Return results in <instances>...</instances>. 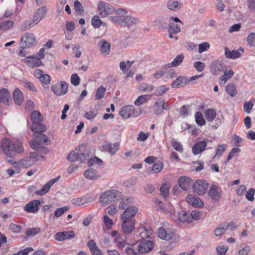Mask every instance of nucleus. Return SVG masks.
Returning <instances> with one entry per match:
<instances>
[{
	"label": "nucleus",
	"instance_id": "obj_1",
	"mask_svg": "<svg viewBox=\"0 0 255 255\" xmlns=\"http://www.w3.org/2000/svg\"><path fill=\"white\" fill-rule=\"evenodd\" d=\"M0 149L5 155L9 157L12 156L14 153H20L24 151L21 142L17 141L14 143L8 138H4L1 140Z\"/></svg>",
	"mask_w": 255,
	"mask_h": 255
},
{
	"label": "nucleus",
	"instance_id": "obj_2",
	"mask_svg": "<svg viewBox=\"0 0 255 255\" xmlns=\"http://www.w3.org/2000/svg\"><path fill=\"white\" fill-rule=\"evenodd\" d=\"M90 151L86 146L83 144H81L78 148L72 151L68 156V160L70 162L79 161L84 163L89 161L90 158Z\"/></svg>",
	"mask_w": 255,
	"mask_h": 255
},
{
	"label": "nucleus",
	"instance_id": "obj_3",
	"mask_svg": "<svg viewBox=\"0 0 255 255\" xmlns=\"http://www.w3.org/2000/svg\"><path fill=\"white\" fill-rule=\"evenodd\" d=\"M123 197V194L118 190L112 189L103 193L100 197L99 201L103 205L109 204L117 200H120Z\"/></svg>",
	"mask_w": 255,
	"mask_h": 255
},
{
	"label": "nucleus",
	"instance_id": "obj_4",
	"mask_svg": "<svg viewBox=\"0 0 255 255\" xmlns=\"http://www.w3.org/2000/svg\"><path fill=\"white\" fill-rule=\"evenodd\" d=\"M141 113L140 109H134L131 105H127L123 107L119 112L120 115L124 119H127L130 117H136L139 116Z\"/></svg>",
	"mask_w": 255,
	"mask_h": 255
},
{
	"label": "nucleus",
	"instance_id": "obj_5",
	"mask_svg": "<svg viewBox=\"0 0 255 255\" xmlns=\"http://www.w3.org/2000/svg\"><path fill=\"white\" fill-rule=\"evenodd\" d=\"M158 237L166 241H172V243H177L179 241V237L178 234H175L171 231H166L164 228L160 227L157 231Z\"/></svg>",
	"mask_w": 255,
	"mask_h": 255
},
{
	"label": "nucleus",
	"instance_id": "obj_6",
	"mask_svg": "<svg viewBox=\"0 0 255 255\" xmlns=\"http://www.w3.org/2000/svg\"><path fill=\"white\" fill-rule=\"evenodd\" d=\"M36 39L33 33L26 32L21 37L20 47L21 49L30 47L34 45Z\"/></svg>",
	"mask_w": 255,
	"mask_h": 255
},
{
	"label": "nucleus",
	"instance_id": "obj_7",
	"mask_svg": "<svg viewBox=\"0 0 255 255\" xmlns=\"http://www.w3.org/2000/svg\"><path fill=\"white\" fill-rule=\"evenodd\" d=\"M192 186L194 193L203 195L206 192L209 184L205 180H198L194 183Z\"/></svg>",
	"mask_w": 255,
	"mask_h": 255
},
{
	"label": "nucleus",
	"instance_id": "obj_8",
	"mask_svg": "<svg viewBox=\"0 0 255 255\" xmlns=\"http://www.w3.org/2000/svg\"><path fill=\"white\" fill-rule=\"evenodd\" d=\"M202 75H197L191 77L189 79H186L184 77H178L172 83L171 87L172 88H179L184 86L185 85L188 84L190 81H193L200 77Z\"/></svg>",
	"mask_w": 255,
	"mask_h": 255
},
{
	"label": "nucleus",
	"instance_id": "obj_9",
	"mask_svg": "<svg viewBox=\"0 0 255 255\" xmlns=\"http://www.w3.org/2000/svg\"><path fill=\"white\" fill-rule=\"evenodd\" d=\"M115 14L116 15L109 17L110 20L115 23L122 25L127 12L124 9L119 8L115 11Z\"/></svg>",
	"mask_w": 255,
	"mask_h": 255
},
{
	"label": "nucleus",
	"instance_id": "obj_10",
	"mask_svg": "<svg viewBox=\"0 0 255 255\" xmlns=\"http://www.w3.org/2000/svg\"><path fill=\"white\" fill-rule=\"evenodd\" d=\"M51 90L57 96L64 95L67 92L68 85L65 82H61L60 84L53 85Z\"/></svg>",
	"mask_w": 255,
	"mask_h": 255
},
{
	"label": "nucleus",
	"instance_id": "obj_11",
	"mask_svg": "<svg viewBox=\"0 0 255 255\" xmlns=\"http://www.w3.org/2000/svg\"><path fill=\"white\" fill-rule=\"evenodd\" d=\"M122 229L124 234H130L134 228L135 222L134 220H126L122 219Z\"/></svg>",
	"mask_w": 255,
	"mask_h": 255
},
{
	"label": "nucleus",
	"instance_id": "obj_12",
	"mask_svg": "<svg viewBox=\"0 0 255 255\" xmlns=\"http://www.w3.org/2000/svg\"><path fill=\"white\" fill-rule=\"evenodd\" d=\"M98 8L100 14L102 17H106L113 11L112 6L109 3L103 1L98 3Z\"/></svg>",
	"mask_w": 255,
	"mask_h": 255
},
{
	"label": "nucleus",
	"instance_id": "obj_13",
	"mask_svg": "<svg viewBox=\"0 0 255 255\" xmlns=\"http://www.w3.org/2000/svg\"><path fill=\"white\" fill-rule=\"evenodd\" d=\"M154 244L152 241L144 240L138 246L139 253L143 254L151 251L153 248Z\"/></svg>",
	"mask_w": 255,
	"mask_h": 255
},
{
	"label": "nucleus",
	"instance_id": "obj_14",
	"mask_svg": "<svg viewBox=\"0 0 255 255\" xmlns=\"http://www.w3.org/2000/svg\"><path fill=\"white\" fill-rule=\"evenodd\" d=\"M75 235L73 231L58 232L55 234L54 238L58 241H63L65 240L73 239Z\"/></svg>",
	"mask_w": 255,
	"mask_h": 255
},
{
	"label": "nucleus",
	"instance_id": "obj_15",
	"mask_svg": "<svg viewBox=\"0 0 255 255\" xmlns=\"http://www.w3.org/2000/svg\"><path fill=\"white\" fill-rule=\"evenodd\" d=\"M138 212L137 208L133 206H130L127 208L121 215V219L126 220H133L132 218L135 216Z\"/></svg>",
	"mask_w": 255,
	"mask_h": 255
},
{
	"label": "nucleus",
	"instance_id": "obj_16",
	"mask_svg": "<svg viewBox=\"0 0 255 255\" xmlns=\"http://www.w3.org/2000/svg\"><path fill=\"white\" fill-rule=\"evenodd\" d=\"M209 140H202L197 142L192 147V152L194 155H197L203 152L207 146ZM210 142H211L210 141Z\"/></svg>",
	"mask_w": 255,
	"mask_h": 255
},
{
	"label": "nucleus",
	"instance_id": "obj_17",
	"mask_svg": "<svg viewBox=\"0 0 255 255\" xmlns=\"http://www.w3.org/2000/svg\"><path fill=\"white\" fill-rule=\"evenodd\" d=\"M179 187L183 190H187L193 185V180L189 177H180L178 181Z\"/></svg>",
	"mask_w": 255,
	"mask_h": 255
},
{
	"label": "nucleus",
	"instance_id": "obj_18",
	"mask_svg": "<svg viewBox=\"0 0 255 255\" xmlns=\"http://www.w3.org/2000/svg\"><path fill=\"white\" fill-rule=\"evenodd\" d=\"M208 194L213 200L215 201H219L221 197V192L219 188L215 185L211 186Z\"/></svg>",
	"mask_w": 255,
	"mask_h": 255
},
{
	"label": "nucleus",
	"instance_id": "obj_19",
	"mask_svg": "<svg viewBox=\"0 0 255 255\" xmlns=\"http://www.w3.org/2000/svg\"><path fill=\"white\" fill-rule=\"evenodd\" d=\"M40 205V202L38 200H34L26 204L24 207L25 211L29 213H36L39 209V206Z\"/></svg>",
	"mask_w": 255,
	"mask_h": 255
},
{
	"label": "nucleus",
	"instance_id": "obj_20",
	"mask_svg": "<svg viewBox=\"0 0 255 255\" xmlns=\"http://www.w3.org/2000/svg\"><path fill=\"white\" fill-rule=\"evenodd\" d=\"M120 144L117 142L112 144L109 141H105L103 143V148L105 151L109 152L112 155L116 154L117 151L119 150Z\"/></svg>",
	"mask_w": 255,
	"mask_h": 255
},
{
	"label": "nucleus",
	"instance_id": "obj_21",
	"mask_svg": "<svg viewBox=\"0 0 255 255\" xmlns=\"http://www.w3.org/2000/svg\"><path fill=\"white\" fill-rule=\"evenodd\" d=\"M210 68L212 74L218 75L223 70V63L219 60H215L211 63Z\"/></svg>",
	"mask_w": 255,
	"mask_h": 255
},
{
	"label": "nucleus",
	"instance_id": "obj_22",
	"mask_svg": "<svg viewBox=\"0 0 255 255\" xmlns=\"http://www.w3.org/2000/svg\"><path fill=\"white\" fill-rule=\"evenodd\" d=\"M186 201L188 203L195 207L199 208L203 206V203L201 199L192 194H188L187 196Z\"/></svg>",
	"mask_w": 255,
	"mask_h": 255
},
{
	"label": "nucleus",
	"instance_id": "obj_23",
	"mask_svg": "<svg viewBox=\"0 0 255 255\" xmlns=\"http://www.w3.org/2000/svg\"><path fill=\"white\" fill-rule=\"evenodd\" d=\"M59 178L60 177L58 176L49 180L40 190L36 192L40 196L45 195L49 191L51 187L59 180Z\"/></svg>",
	"mask_w": 255,
	"mask_h": 255
},
{
	"label": "nucleus",
	"instance_id": "obj_24",
	"mask_svg": "<svg viewBox=\"0 0 255 255\" xmlns=\"http://www.w3.org/2000/svg\"><path fill=\"white\" fill-rule=\"evenodd\" d=\"M98 45L100 48V52L103 55H107L109 54L111 44L108 41L102 39L98 42Z\"/></svg>",
	"mask_w": 255,
	"mask_h": 255
},
{
	"label": "nucleus",
	"instance_id": "obj_25",
	"mask_svg": "<svg viewBox=\"0 0 255 255\" xmlns=\"http://www.w3.org/2000/svg\"><path fill=\"white\" fill-rule=\"evenodd\" d=\"M11 100V94L5 88L0 90V101L6 106L9 105V101Z\"/></svg>",
	"mask_w": 255,
	"mask_h": 255
},
{
	"label": "nucleus",
	"instance_id": "obj_26",
	"mask_svg": "<svg viewBox=\"0 0 255 255\" xmlns=\"http://www.w3.org/2000/svg\"><path fill=\"white\" fill-rule=\"evenodd\" d=\"M84 175L85 178L91 180H96L101 177L100 174L96 169L89 168L84 172Z\"/></svg>",
	"mask_w": 255,
	"mask_h": 255
},
{
	"label": "nucleus",
	"instance_id": "obj_27",
	"mask_svg": "<svg viewBox=\"0 0 255 255\" xmlns=\"http://www.w3.org/2000/svg\"><path fill=\"white\" fill-rule=\"evenodd\" d=\"M168 109V107L165 105L164 101L163 100H159L157 101L153 108V111L155 115H160L161 114L163 110Z\"/></svg>",
	"mask_w": 255,
	"mask_h": 255
},
{
	"label": "nucleus",
	"instance_id": "obj_28",
	"mask_svg": "<svg viewBox=\"0 0 255 255\" xmlns=\"http://www.w3.org/2000/svg\"><path fill=\"white\" fill-rule=\"evenodd\" d=\"M240 50L243 52V50L242 49L230 51L229 50V48L227 47H225V56L226 58L230 59H236L239 58L241 56V54L240 52Z\"/></svg>",
	"mask_w": 255,
	"mask_h": 255
},
{
	"label": "nucleus",
	"instance_id": "obj_29",
	"mask_svg": "<svg viewBox=\"0 0 255 255\" xmlns=\"http://www.w3.org/2000/svg\"><path fill=\"white\" fill-rule=\"evenodd\" d=\"M37 160V154L35 152H31L30 154L29 158L22 160L21 163L24 167H28L33 164Z\"/></svg>",
	"mask_w": 255,
	"mask_h": 255
},
{
	"label": "nucleus",
	"instance_id": "obj_30",
	"mask_svg": "<svg viewBox=\"0 0 255 255\" xmlns=\"http://www.w3.org/2000/svg\"><path fill=\"white\" fill-rule=\"evenodd\" d=\"M13 98L15 104L19 106L23 102V96L21 91L16 88L13 93Z\"/></svg>",
	"mask_w": 255,
	"mask_h": 255
},
{
	"label": "nucleus",
	"instance_id": "obj_31",
	"mask_svg": "<svg viewBox=\"0 0 255 255\" xmlns=\"http://www.w3.org/2000/svg\"><path fill=\"white\" fill-rule=\"evenodd\" d=\"M47 8L46 6H42L39 8L36 13L34 14L33 18L39 22L42 18H43L46 13Z\"/></svg>",
	"mask_w": 255,
	"mask_h": 255
},
{
	"label": "nucleus",
	"instance_id": "obj_32",
	"mask_svg": "<svg viewBox=\"0 0 255 255\" xmlns=\"http://www.w3.org/2000/svg\"><path fill=\"white\" fill-rule=\"evenodd\" d=\"M138 22V19L131 16H125L122 24V26H130L135 25Z\"/></svg>",
	"mask_w": 255,
	"mask_h": 255
},
{
	"label": "nucleus",
	"instance_id": "obj_33",
	"mask_svg": "<svg viewBox=\"0 0 255 255\" xmlns=\"http://www.w3.org/2000/svg\"><path fill=\"white\" fill-rule=\"evenodd\" d=\"M124 196L122 199H121V201L119 204V208L121 209H125L129 207L130 206V204L133 202V198L132 197L127 198L125 199L123 198Z\"/></svg>",
	"mask_w": 255,
	"mask_h": 255
},
{
	"label": "nucleus",
	"instance_id": "obj_34",
	"mask_svg": "<svg viewBox=\"0 0 255 255\" xmlns=\"http://www.w3.org/2000/svg\"><path fill=\"white\" fill-rule=\"evenodd\" d=\"M31 119L33 125H36L41 123L42 116L38 111H33L31 114Z\"/></svg>",
	"mask_w": 255,
	"mask_h": 255
},
{
	"label": "nucleus",
	"instance_id": "obj_35",
	"mask_svg": "<svg viewBox=\"0 0 255 255\" xmlns=\"http://www.w3.org/2000/svg\"><path fill=\"white\" fill-rule=\"evenodd\" d=\"M27 61V65L31 68L38 67L42 64V61L39 58L34 57H28Z\"/></svg>",
	"mask_w": 255,
	"mask_h": 255
},
{
	"label": "nucleus",
	"instance_id": "obj_36",
	"mask_svg": "<svg viewBox=\"0 0 255 255\" xmlns=\"http://www.w3.org/2000/svg\"><path fill=\"white\" fill-rule=\"evenodd\" d=\"M33 136L36 138V141L39 144L44 143L46 145H48L50 142V140L49 138L44 134L40 133L39 134H33Z\"/></svg>",
	"mask_w": 255,
	"mask_h": 255
},
{
	"label": "nucleus",
	"instance_id": "obj_37",
	"mask_svg": "<svg viewBox=\"0 0 255 255\" xmlns=\"http://www.w3.org/2000/svg\"><path fill=\"white\" fill-rule=\"evenodd\" d=\"M183 59V55L180 54L177 56L171 63L166 64V67H167L168 68H170L173 67H176L179 65V64L182 62Z\"/></svg>",
	"mask_w": 255,
	"mask_h": 255
},
{
	"label": "nucleus",
	"instance_id": "obj_38",
	"mask_svg": "<svg viewBox=\"0 0 255 255\" xmlns=\"http://www.w3.org/2000/svg\"><path fill=\"white\" fill-rule=\"evenodd\" d=\"M152 95H143L139 96L135 101L134 104L139 106L147 102L151 98Z\"/></svg>",
	"mask_w": 255,
	"mask_h": 255
},
{
	"label": "nucleus",
	"instance_id": "obj_39",
	"mask_svg": "<svg viewBox=\"0 0 255 255\" xmlns=\"http://www.w3.org/2000/svg\"><path fill=\"white\" fill-rule=\"evenodd\" d=\"M30 129L35 133H41L46 129V127L44 125L41 123L38 124L33 125L30 127Z\"/></svg>",
	"mask_w": 255,
	"mask_h": 255
},
{
	"label": "nucleus",
	"instance_id": "obj_40",
	"mask_svg": "<svg viewBox=\"0 0 255 255\" xmlns=\"http://www.w3.org/2000/svg\"><path fill=\"white\" fill-rule=\"evenodd\" d=\"M205 116L207 121L212 122L216 117V112L213 109H210L205 112Z\"/></svg>",
	"mask_w": 255,
	"mask_h": 255
},
{
	"label": "nucleus",
	"instance_id": "obj_41",
	"mask_svg": "<svg viewBox=\"0 0 255 255\" xmlns=\"http://www.w3.org/2000/svg\"><path fill=\"white\" fill-rule=\"evenodd\" d=\"M13 26V21L6 20L0 21V29L3 31H6L11 29Z\"/></svg>",
	"mask_w": 255,
	"mask_h": 255
},
{
	"label": "nucleus",
	"instance_id": "obj_42",
	"mask_svg": "<svg viewBox=\"0 0 255 255\" xmlns=\"http://www.w3.org/2000/svg\"><path fill=\"white\" fill-rule=\"evenodd\" d=\"M134 61H130L128 60L126 62L122 61L120 63V68L124 73H126L128 70L131 66Z\"/></svg>",
	"mask_w": 255,
	"mask_h": 255
},
{
	"label": "nucleus",
	"instance_id": "obj_43",
	"mask_svg": "<svg viewBox=\"0 0 255 255\" xmlns=\"http://www.w3.org/2000/svg\"><path fill=\"white\" fill-rule=\"evenodd\" d=\"M168 90L169 88L166 87L165 86H160L156 87L153 95L155 96H160L166 93Z\"/></svg>",
	"mask_w": 255,
	"mask_h": 255
},
{
	"label": "nucleus",
	"instance_id": "obj_44",
	"mask_svg": "<svg viewBox=\"0 0 255 255\" xmlns=\"http://www.w3.org/2000/svg\"><path fill=\"white\" fill-rule=\"evenodd\" d=\"M195 117L196 123L198 125L200 126H202L205 124L206 122L205 119L201 112H196L195 113Z\"/></svg>",
	"mask_w": 255,
	"mask_h": 255
},
{
	"label": "nucleus",
	"instance_id": "obj_45",
	"mask_svg": "<svg viewBox=\"0 0 255 255\" xmlns=\"http://www.w3.org/2000/svg\"><path fill=\"white\" fill-rule=\"evenodd\" d=\"M181 31V28L176 23L170 21L168 26V32H173L174 34H177Z\"/></svg>",
	"mask_w": 255,
	"mask_h": 255
},
{
	"label": "nucleus",
	"instance_id": "obj_46",
	"mask_svg": "<svg viewBox=\"0 0 255 255\" xmlns=\"http://www.w3.org/2000/svg\"><path fill=\"white\" fill-rule=\"evenodd\" d=\"M178 219L179 221L182 222H187L188 223H190L191 222L189 215L184 211L178 213Z\"/></svg>",
	"mask_w": 255,
	"mask_h": 255
},
{
	"label": "nucleus",
	"instance_id": "obj_47",
	"mask_svg": "<svg viewBox=\"0 0 255 255\" xmlns=\"http://www.w3.org/2000/svg\"><path fill=\"white\" fill-rule=\"evenodd\" d=\"M140 236L141 238L148 237L152 234V230L151 228L147 229L145 227H141L139 229Z\"/></svg>",
	"mask_w": 255,
	"mask_h": 255
},
{
	"label": "nucleus",
	"instance_id": "obj_48",
	"mask_svg": "<svg viewBox=\"0 0 255 255\" xmlns=\"http://www.w3.org/2000/svg\"><path fill=\"white\" fill-rule=\"evenodd\" d=\"M225 224H221L214 230V234L216 237H220L223 235L226 232Z\"/></svg>",
	"mask_w": 255,
	"mask_h": 255
},
{
	"label": "nucleus",
	"instance_id": "obj_49",
	"mask_svg": "<svg viewBox=\"0 0 255 255\" xmlns=\"http://www.w3.org/2000/svg\"><path fill=\"white\" fill-rule=\"evenodd\" d=\"M167 7L170 10H176L180 9L181 6L178 1L171 0L168 2Z\"/></svg>",
	"mask_w": 255,
	"mask_h": 255
},
{
	"label": "nucleus",
	"instance_id": "obj_50",
	"mask_svg": "<svg viewBox=\"0 0 255 255\" xmlns=\"http://www.w3.org/2000/svg\"><path fill=\"white\" fill-rule=\"evenodd\" d=\"M40 231L41 229L39 227L28 228L26 230L25 234L27 236H34Z\"/></svg>",
	"mask_w": 255,
	"mask_h": 255
},
{
	"label": "nucleus",
	"instance_id": "obj_51",
	"mask_svg": "<svg viewBox=\"0 0 255 255\" xmlns=\"http://www.w3.org/2000/svg\"><path fill=\"white\" fill-rule=\"evenodd\" d=\"M106 89L104 88L103 86H101L100 87H99L96 91V95H95V99L96 100H100L102 99L103 97L104 94L106 93Z\"/></svg>",
	"mask_w": 255,
	"mask_h": 255
},
{
	"label": "nucleus",
	"instance_id": "obj_52",
	"mask_svg": "<svg viewBox=\"0 0 255 255\" xmlns=\"http://www.w3.org/2000/svg\"><path fill=\"white\" fill-rule=\"evenodd\" d=\"M226 147L227 145L225 144L218 145L216 149V154L214 158L216 156H221L225 151Z\"/></svg>",
	"mask_w": 255,
	"mask_h": 255
},
{
	"label": "nucleus",
	"instance_id": "obj_53",
	"mask_svg": "<svg viewBox=\"0 0 255 255\" xmlns=\"http://www.w3.org/2000/svg\"><path fill=\"white\" fill-rule=\"evenodd\" d=\"M226 91L232 97H234L237 94L236 87L233 84H230L227 86Z\"/></svg>",
	"mask_w": 255,
	"mask_h": 255
},
{
	"label": "nucleus",
	"instance_id": "obj_54",
	"mask_svg": "<svg viewBox=\"0 0 255 255\" xmlns=\"http://www.w3.org/2000/svg\"><path fill=\"white\" fill-rule=\"evenodd\" d=\"M163 168V163L160 161H158L157 162L154 163L153 165L152 171H153V172L158 173Z\"/></svg>",
	"mask_w": 255,
	"mask_h": 255
},
{
	"label": "nucleus",
	"instance_id": "obj_55",
	"mask_svg": "<svg viewBox=\"0 0 255 255\" xmlns=\"http://www.w3.org/2000/svg\"><path fill=\"white\" fill-rule=\"evenodd\" d=\"M87 202V199L85 198L79 197L72 200V204L76 206L82 205Z\"/></svg>",
	"mask_w": 255,
	"mask_h": 255
},
{
	"label": "nucleus",
	"instance_id": "obj_56",
	"mask_svg": "<svg viewBox=\"0 0 255 255\" xmlns=\"http://www.w3.org/2000/svg\"><path fill=\"white\" fill-rule=\"evenodd\" d=\"M68 210L69 207L67 206L57 208L54 212V216L56 217H59Z\"/></svg>",
	"mask_w": 255,
	"mask_h": 255
},
{
	"label": "nucleus",
	"instance_id": "obj_57",
	"mask_svg": "<svg viewBox=\"0 0 255 255\" xmlns=\"http://www.w3.org/2000/svg\"><path fill=\"white\" fill-rule=\"evenodd\" d=\"M168 69L167 67H166V65L163 66L159 71L155 73L154 75V76L155 78L158 79L159 78L162 77L164 75L166 74V70Z\"/></svg>",
	"mask_w": 255,
	"mask_h": 255
},
{
	"label": "nucleus",
	"instance_id": "obj_58",
	"mask_svg": "<svg viewBox=\"0 0 255 255\" xmlns=\"http://www.w3.org/2000/svg\"><path fill=\"white\" fill-rule=\"evenodd\" d=\"M92 25L94 28H99L102 24V21L97 15H95L92 19Z\"/></svg>",
	"mask_w": 255,
	"mask_h": 255
},
{
	"label": "nucleus",
	"instance_id": "obj_59",
	"mask_svg": "<svg viewBox=\"0 0 255 255\" xmlns=\"http://www.w3.org/2000/svg\"><path fill=\"white\" fill-rule=\"evenodd\" d=\"M251 251V248L249 246L244 245L241 247V249L238 251V255H248Z\"/></svg>",
	"mask_w": 255,
	"mask_h": 255
},
{
	"label": "nucleus",
	"instance_id": "obj_60",
	"mask_svg": "<svg viewBox=\"0 0 255 255\" xmlns=\"http://www.w3.org/2000/svg\"><path fill=\"white\" fill-rule=\"evenodd\" d=\"M255 193V190L254 188H251L246 192V198L250 201L254 200V195Z\"/></svg>",
	"mask_w": 255,
	"mask_h": 255
},
{
	"label": "nucleus",
	"instance_id": "obj_61",
	"mask_svg": "<svg viewBox=\"0 0 255 255\" xmlns=\"http://www.w3.org/2000/svg\"><path fill=\"white\" fill-rule=\"evenodd\" d=\"M172 146L174 149L177 151L182 153L183 151V147L182 145L178 141L173 140L171 142Z\"/></svg>",
	"mask_w": 255,
	"mask_h": 255
},
{
	"label": "nucleus",
	"instance_id": "obj_62",
	"mask_svg": "<svg viewBox=\"0 0 255 255\" xmlns=\"http://www.w3.org/2000/svg\"><path fill=\"white\" fill-rule=\"evenodd\" d=\"M74 8L77 12L81 14L84 11L83 6L82 4L78 1L75 0L74 3Z\"/></svg>",
	"mask_w": 255,
	"mask_h": 255
},
{
	"label": "nucleus",
	"instance_id": "obj_63",
	"mask_svg": "<svg viewBox=\"0 0 255 255\" xmlns=\"http://www.w3.org/2000/svg\"><path fill=\"white\" fill-rule=\"evenodd\" d=\"M247 40L250 46H255V33H250L247 37Z\"/></svg>",
	"mask_w": 255,
	"mask_h": 255
},
{
	"label": "nucleus",
	"instance_id": "obj_64",
	"mask_svg": "<svg viewBox=\"0 0 255 255\" xmlns=\"http://www.w3.org/2000/svg\"><path fill=\"white\" fill-rule=\"evenodd\" d=\"M218 255H227L226 252L228 250V247L226 246H218L216 248Z\"/></svg>",
	"mask_w": 255,
	"mask_h": 255
}]
</instances>
